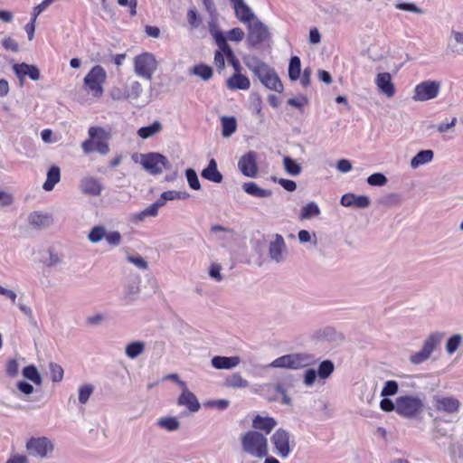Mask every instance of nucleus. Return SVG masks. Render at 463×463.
Here are the masks:
<instances>
[{
    "label": "nucleus",
    "instance_id": "obj_1",
    "mask_svg": "<svg viewBox=\"0 0 463 463\" xmlns=\"http://www.w3.org/2000/svg\"><path fill=\"white\" fill-rule=\"evenodd\" d=\"M243 62L267 89L279 93L283 91L284 86L274 68L255 55L244 56Z\"/></svg>",
    "mask_w": 463,
    "mask_h": 463
},
{
    "label": "nucleus",
    "instance_id": "obj_2",
    "mask_svg": "<svg viewBox=\"0 0 463 463\" xmlns=\"http://www.w3.org/2000/svg\"><path fill=\"white\" fill-rule=\"evenodd\" d=\"M316 356L308 353H292L284 354L273 360L269 366L289 370H299L317 364Z\"/></svg>",
    "mask_w": 463,
    "mask_h": 463
},
{
    "label": "nucleus",
    "instance_id": "obj_3",
    "mask_svg": "<svg viewBox=\"0 0 463 463\" xmlns=\"http://www.w3.org/2000/svg\"><path fill=\"white\" fill-rule=\"evenodd\" d=\"M90 138L81 143V148L84 154L89 155L97 151L102 156H106L109 152L108 140L110 134L100 127H90L88 130Z\"/></svg>",
    "mask_w": 463,
    "mask_h": 463
},
{
    "label": "nucleus",
    "instance_id": "obj_4",
    "mask_svg": "<svg viewBox=\"0 0 463 463\" xmlns=\"http://www.w3.org/2000/svg\"><path fill=\"white\" fill-rule=\"evenodd\" d=\"M424 411V399L419 394H401L397 397V414L405 419H416Z\"/></svg>",
    "mask_w": 463,
    "mask_h": 463
},
{
    "label": "nucleus",
    "instance_id": "obj_5",
    "mask_svg": "<svg viewBox=\"0 0 463 463\" xmlns=\"http://www.w3.org/2000/svg\"><path fill=\"white\" fill-rule=\"evenodd\" d=\"M241 441L242 449L247 454L259 458L267 457L268 439L263 434L249 430L241 436Z\"/></svg>",
    "mask_w": 463,
    "mask_h": 463
},
{
    "label": "nucleus",
    "instance_id": "obj_6",
    "mask_svg": "<svg viewBox=\"0 0 463 463\" xmlns=\"http://www.w3.org/2000/svg\"><path fill=\"white\" fill-rule=\"evenodd\" d=\"M137 157H140L139 163L144 169L154 175L161 174L163 169L171 168L168 159L159 153L134 154L132 156L135 162H138Z\"/></svg>",
    "mask_w": 463,
    "mask_h": 463
},
{
    "label": "nucleus",
    "instance_id": "obj_7",
    "mask_svg": "<svg viewBox=\"0 0 463 463\" xmlns=\"http://www.w3.org/2000/svg\"><path fill=\"white\" fill-rule=\"evenodd\" d=\"M106 79V71L100 65H96L84 77L83 82L88 91L93 97L99 98L103 95V84Z\"/></svg>",
    "mask_w": 463,
    "mask_h": 463
},
{
    "label": "nucleus",
    "instance_id": "obj_8",
    "mask_svg": "<svg viewBox=\"0 0 463 463\" xmlns=\"http://www.w3.org/2000/svg\"><path fill=\"white\" fill-rule=\"evenodd\" d=\"M29 455L40 458H48L54 449V443L47 437H32L26 442Z\"/></svg>",
    "mask_w": 463,
    "mask_h": 463
},
{
    "label": "nucleus",
    "instance_id": "obj_9",
    "mask_svg": "<svg viewBox=\"0 0 463 463\" xmlns=\"http://www.w3.org/2000/svg\"><path fill=\"white\" fill-rule=\"evenodd\" d=\"M134 69L137 75L151 80L157 69V61L152 53L143 52L135 57Z\"/></svg>",
    "mask_w": 463,
    "mask_h": 463
},
{
    "label": "nucleus",
    "instance_id": "obj_10",
    "mask_svg": "<svg viewBox=\"0 0 463 463\" xmlns=\"http://www.w3.org/2000/svg\"><path fill=\"white\" fill-rule=\"evenodd\" d=\"M290 439L291 434L281 428L278 429L270 438L274 452L281 458H288L291 453Z\"/></svg>",
    "mask_w": 463,
    "mask_h": 463
},
{
    "label": "nucleus",
    "instance_id": "obj_11",
    "mask_svg": "<svg viewBox=\"0 0 463 463\" xmlns=\"http://www.w3.org/2000/svg\"><path fill=\"white\" fill-rule=\"evenodd\" d=\"M440 83L436 80H425L416 85L412 96L415 101H427L435 99L439 92Z\"/></svg>",
    "mask_w": 463,
    "mask_h": 463
},
{
    "label": "nucleus",
    "instance_id": "obj_12",
    "mask_svg": "<svg viewBox=\"0 0 463 463\" xmlns=\"http://www.w3.org/2000/svg\"><path fill=\"white\" fill-rule=\"evenodd\" d=\"M269 36L268 27L259 19L248 24L247 43L250 47H256L262 43Z\"/></svg>",
    "mask_w": 463,
    "mask_h": 463
},
{
    "label": "nucleus",
    "instance_id": "obj_13",
    "mask_svg": "<svg viewBox=\"0 0 463 463\" xmlns=\"http://www.w3.org/2000/svg\"><path fill=\"white\" fill-rule=\"evenodd\" d=\"M432 406L438 412L453 414L458 411L460 402L458 399L451 396L434 395L432 397Z\"/></svg>",
    "mask_w": 463,
    "mask_h": 463
},
{
    "label": "nucleus",
    "instance_id": "obj_14",
    "mask_svg": "<svg viewBox=\"0 0 463 463\" xmlns=\"http://www.w3.org/2000/svg\"><path fill=\"white\" fill-rule=\"evenodd\" d=\"M238 167L243 175L248 177H255L258 174L256 152L249 151L243 155L239 159Z\"/></svg>",
    "mask_w": 463,
    "mask_h": 463
},
{
    "label": "nucleus",
    "instance_id": "obj_15",
    "mask_svg": "<svg viewBox=\"0 0 463 463\" xmlns=\"http://www.w3.org/2000/svg\"><path fill=\"white\" fill-rule=\"evenodd\" d=\"M287 254V246L284 238L280 234H275L274 239L269 245V256L277 263L285 260Z\"/></svg>",
    "mask_w": 463,
    "mask_h": 463
},
{
    "label": "nucleus",
    "instance_id": "obj_16",
    "mask_svg": "<svg viewBox=\"0 0 463 463\" xmlns=\"http://www.w3.org/2000/svg\"><path fill=\"white\" fill-rule=\"evenodd\" d=\"M232 5L236 18L243 23L250 24L251 21L258 19L251 8L245 3L244 0H228Z\"/></svg>",
    "mask_w": 463,
    "mask_h": 463
},
{
    "label": "nucleus",
    "instance_id": "obj_17",
    "mask_svg": "<svg viewBox=\"0 0 463 463\" xmlns=\"http://www.w3.org/2000/svg\"><path fill=\"white\" fill-rule=\"evenodd\" d=\"M80 189L84 194L99 196L101 194L103 186L98 178L88 175L80 180Z\"/></svg>",
    "mask_w": 463,
    "mask_h": 463
},
{
    "label": "nucleus",
    "instance_id": "obj_18",
    "mask_svg": "<svg viewBox=\"0 0 463 463\" xmlns=\"http://www.w3.org/2000/svg\"><path fill=\"white\" fill-rule=\"evenodd\" d=\"M375 84L379 90L388 98H392L395 94V87L389 72L378 73L375 79Z\"/></svg>",
    "mask_w": 463,
    "mask_h": 463
},
{
    "label": "nucleus",
    "instance_id": "obj_19",
    "mask_svg": "<svg viewBox=\"0 0 463 463\" xmlns=\"http://www.w3.org/2000/svg\"><path fill=\"white\" fill-rule=\"evenodd\" d=\"M182 390L177 400L178 405L185 406L191 412L198 411L201 406L196 396L187 389L186 385Z\"/></svg>",
    "mask_w": 463,
    "mask_h": 463
},
{
    "label": "nucleus",
    "instance_id": "obj_20",
    "mask_svg": "<svg viewBox=\"0 0 463 463\" xmlns=\"http://www.w3.org/2000/svg\"><path fill=\"white\" fill-rule=\"evenodd\" d=\"M241 363L239 356H213L211 364L217 370H229L238 366Z\"/></svg>",
    "mask_w": 463,
    "mask_h": 463
},
{
    "label": "nucleus",
    "instance_id": "obj_21",
    "mask_svg": "<svg viewBox=\"0 0 463 463\" xmlns=\"http://www.w3.org/2000/svg\"><path fill=\"white\" fill-rule=\"evenodd\" d=\"M14 71L16 76L23 79L28 76L33 80H38L40 79V71L34 65H29L27 63H19L13 66Z\"/></svg>",
    "mask_w": 463,
    "mask_h": 463
},
{
    "label": "nucleus",
    "instance_id": "obj_22",
    "mask_svg": "<svg viewBox=\"0 0 463 463\" xmlns=\"http://www.w3.org/2000/svg\"><path fill=\"white\" fill-rule=\"evenodd\" d=\"M226 86L229 90H246L250 89V81L247 76L237 72L227 80Z\"/></svg>",
    "mask_w": 463,
    "mask_h": 463
},
{
    "label": "nucleus",
    "instance_id": "obj_23",
    "mask_svg": "<svg viewBox=\"0 0 463 463\" xmlns=\"http://www.w3.org/2000/svg\"><path fill=\"white\" fill-rule=\"evenodd\" d=\"M210 32L213 36L215 43L218 46V50L216 52H221V53H222V55H224L226 59L234 54L232 49L227 43V38L225 37L222 32L213 29H211Z\"/></svg>",
    "mask_w": 463,
    "mask_h": 463
},
{
    "label": "nucleus",
    "instance_id": "obj_24",
    "mask_svg": "<svg viewBox=\"0 0 463 463\" xmlns=\"http://www.w3.org/2000/svg\"><path fill=\"white\" fill-rule=\"evenodd\" d=\"M445 336V333L435 331L430 333L423 341L422 349L431 355L433 351L439 346Z\"/></svg>",
    "mask_w": 463,
    "mask_h": 463
},
{
    "label": "nucleus",
    "instance_id": "obj_25",
    "mask_svg": "<svg viewBox=\"0 0 463 463\" xmlns=\"http://www.w3.org/2000/svg\"><path fill=\"white\" fill-rule=\"evenodd\" d=\"M201 175L213 183L219 184L222 181V175L219 172L217 163L213 158L209 161L208 166L202 171Z\"/></svg>",
    "mask_w": 463,
    "mask_h": 463
},
{
    "label": "nucleus",
    "instance_id": "obj_26",
    "mask_svg": "<svg viewBox=\"0 0 463 463\" xmlns=\"http://www.w3.org/2000/svg\"><path fill=\"white\" fill-rule=\"evenodd\" d=\"M51 216L40 212H33L28 216V222L35 229H43L51 224Z\"/></svg>",
    "mask_w": 463,
    "mask_h": 463
},
{
    "label": "nucleus",
    "instance_id": "obj_27",
    "mask_svg": "<svg viewBox=\"0 0 463 463\" xmlns=\"http://www.w3.org/2000/svg\"><path fill=\"white\" fill-rule=\"evenodd\" d=\"M243 191L258 198H269L272 195L271 190L262 189L254 182H247L242 184Z\"/></svg>",
    "mask_w": 463,
    "mask_h": 463
},
{
    "label": "nucleus",
    "instance_id": "obj_28",
    "mask_svg": "<svg viewBox=\"0 0 463 463\" xmlns=\"http://www.w3.org/2000/svg\"><path fill=\"white\" fill-rule=\"evenodd\" d=\"M276 425V420L271 417H261L257 415L252 420V426L254 429L264 430L267 434H269Z\"/></svg>",
    "mask_w": 463,
    "mask_h": 463
},
{
    "label": "nucleus",
    "instance_id": "obj_29",
    "mask_svg": "<svg viewBox=\"0 0 463 463\" xmlns=\"http://www.w3.org/2000/svg\"><path fill=\"white\" fill-rule=\"evenodd\" d=\"M61 180V169L57 165H52L47 172L46 181L44 182L43 188L49 192L53 189L56 184Z\"/></svg>",
    "mask_w": 463,
    "mask_h": 463
},
{
    "label": "nucleus",
    "instance_id": "obj_30",
    "mask_svg": "<svg viewBox=\"0 0 463 463\" xmlns=\"http://www.w3.org/2000/svg\"><path fill=\"white\" fill-rule=\"evenodd\" d=\"M434 156V153L430 149L421 150L416 154L411 160V167L416 169L420 165L430 163Z\"/></svg>",
    "mask_w": 463,
    "mask_h": 463
},
{
    "label": "nucleus",
    "instance_id": "obj_31",
    "mask_svg": "<svg viewBox=\"0 0 463 463\" xmlns=\"http://www.w3.org/2000/svg\"><path fill=\"white\" fill-rule=\"evenodd\" d=\"M146 344L143 341H134L129 343L125 347V354L130 359H135L145 351Z\"/></svg>",
    "mask_w": 463,
    "mask_h": 463
},
{
    "label": "nucleus",
    "instance_id": "obj_32",
    "mask_svg": "<svg viewBox=\"0 0 463 463\" xmlns=\"http://www.w3.org/2000/svg\"><path fill=\"white\" fill-rule=\"evenodd\" d=\"M249 384V382L239 373H234L229 375L224 382L225 386L234 389L247 388Z\"/></svg>",
    "mask_w": 463,
    "mask_h": 463
},
{
    "label": "nucleus",
    "instance_id": "obj_33",
    "mask_svg": "<svg viewBox=\"0 0 463 463\" xmlns=\"http://www.w3.org/2000/svg\"><path fill=\"white\" fill-rule=\"evenodd\" d=\"M222 135L224 137H231L237 129V121L234 117L223 116L221 118Z\"/></svg>",
    "mask_w": 463,
    "mask_h": 463
},
{
    "label": "nucleus",
    "instance_id": "obj_34",
    "mask_svg": "<svg viewBox=\"0 0 463 463\" xmlns=\"http://www.w3.org/2000/svg\"><path fill=\"white\" fill-rule=\"evenodd\" d=\"M162 130V124L159 121H154L151 125L146 127H142L138 129L137 135L143 138L146 139L154 135L159 133Z\"/></svg>",
    "mask_w": 463,
    "mask_h": 463
},
{
    "label": "nucleus",
    "instance_id": "obj_35",
    "mask_svg": "<svg viewBox=\"0 0 463 463\" xmlns=\"http://www.w3.org/2000/svg\"><path fill=\"white\" fill-rule=\"evenodd\" d=\"M283 166L285 171L292 176L299 175L302 172L301 165L289 156H284Z\"/></svg>",
    "mask_w": 463,
    "mask_h": 463
},
{
    "label": "nucleus",
    "instance_id": "obj_36",
    "mask_svg": "<svg viewBox=\"0 0 463 463\" xmlns=\"http://www.w3.org/2000/svg\"><path fill=\"white\" fill-rule=\"evenodd\" d=\"M22 373H23V375L24 378L33 382L36 385L42 384V376H41L40 373L38 372L37 368L33 364L25 366L23 369Z\"/></svg>",
    "mask_w": 463,
    "mask_h": 463
},
{
    "label": "nucleus",
    "instance_id": "obj_37",
    "mask_svg": "<svg viewBox=\"0 0 463 463\" xmlns=\"http://www.w3.org/2000/svg\"><path fill=\"white\" fill-rule=\"evenodd\" d=\"M335 371V364L331 360H324L322 361L317 368V375L320 379L326 380L329 378V376Z\"/></svg>",
    "mask_w": 463,
    "mask_h": 463
},
{
    "label": "nucleus",
    "instance_id": "obj_38",
    "mask_svg": "<svg viewBox=\"0 0 463 463\" xmlns=\"http://www.w3.org/2000/svg\"><path fill=\"white\" fill-rule=\"evenodd\" d=\"M190 72L200 77L203 80H209L213 77V69L212 67L205 64H198L194 66Z\"/></svg>",
    "mask_w": 463,
    "mask_h": 463
},
{
    "label": "nucleus",
    "instance_id": "obj_39",
    "mask_svg": "<svg viewBox=\"0 0 463 463\" xmlns=\"http://www.w3.org/2000/svg\"><path fill=\"white\" fill-rule=\"evenodd\" d=\"M301 72V61L299 57L293 56L289 60L288 77L291 80H297Z\"/></svg>",
    "mask_w": 463,
    "mask_h": 463
},
{
    "label": "nucleus",
    "instance_id": "obj_40",
    "mask_svg": "<svg viewBox=\"0 0 463 463\" xmlns=\"http://www.w3.org/2000/svg\"><path fill=\"white\" fill-rule=\"evenodd\" d=\"M319 214H320V209H319L318 205L316 203L311 202L301 209L299 217L301 220H308L313 217H317Z\"/></svg>",
    "mask_w": 463,
    "mask_h": 463
},
{
    "label": "nucleus",
    "instance_id": "obj_41",
    "mask_svg": "<svg viewBox=\"0 0 463 463\" xmlns=\"http://www.w3.org/2000/svg\"><path fill=\"white\" fill-rule=\"evenodd\" d=\"M106 231L107 230L103 225L93 226L88 234V240L91 243H99L106 236Z\"/></svg>",
    "mask_w": 463,
    "mask_h": 463
},
{
    "label": "nucleus",
    "instance_id": "obj_42",
    "mask_svg": "<svg viewBox=\"0 0 463 463\" xmlns=\"http://www.w3.org/2000/svg\"><path fill=\"white\" fill-rule=\"evenodd\" d=\"M157 425L168 431H175L179 429L180 422L175 417H164L157 420Z\"/></svg>",
    "mask_w": 463,
    "mask_h": 463
},
{
    "label": "nucleus",
    "instance_id": "obj_43",
    "mask_svg": "<svg viewBox=\"0 0 463 463\" xmlns=\"http://www.w3.org/2000/svg\"><path fill=\"white\" fill-rule=\"evenodd\" d=\"M462 339L463 337L459 334H456L450 336L446 343L447 353L449 354H454L462 343Z\"/></svg>",
    "mask_w": 463,
    "mask_h": 463
},
{
    "label": "nucleus",
    "instance_id": "obj_44",
    "mask_svg": "<svg viewBox=\"0 0 463 463\" xmlns=\"http://www.w3.org/2000/svg\"><path fill=\"white\" fill-rule=\"evenodd\" d=\"M50 377L53 383H60L63 379V369L62 367L55 363H50L49 364Z\"/></svg>",
    "mask_w": 463,
    "mask_h": 463
},
{
    "label": "nucleus",
    "instance_id": "obj_45",
    "mask_svg": "<svg viewBox=\"0 0 463 463\" xmlns=\"http://www.w3.org/2000/svg\"><path fill=\"white\" fill-rule=\"evenodd\" d=\"M399 392V384L396 381L389 380L384 383L381 392L383 397L393 396Z\"/></svg>",
    "mask_w": 463,
    "mask_h": 463
},
{
    "label": "nucleus",
    "instance_id": "obj_46",
    "mask_svg": "<svg viewBox=\"0 0 463 463\" xmlns=\"http://www.w3.org/2000/svg\"><path fill=\"white\" fill-rule=\"evenodd\" d=\"M94 387L91 384H84L79 388V402L80 404H85L91 394L93 393Z\"/></svg>",
    "mask_w": 463,
    "mask_h": 463
},
{
    "label": "nucleus",
    "instance_id": "obj_47",
    "mask_svg": "<svg viewBox=\"0 0 463 463\" xmlns=\"http://www.w3.org/2000/svg\"><path fill=\"white\" fill-rule=\"evenodd\" d=\"M142 93L141 84L135 80L127 88L128 99H137Z\"/></svg>",
    "mask_w": 463,
    "mask_h": 463
},
{
    "label": "nucleus",
    "instance_id": "obj_48",
    "mask_svg": "<svg viewBox=\"0 0 463 463\" xmlns=\"http://www.w3.org/2000/svg\"><path fill=\"white\" fill-rule=\"evenodd\" d=\"M387 182V177L382 173H374L367 178L368 184L372 186H383Z\"/></svg>",
    "mask_w": 463,
    "mask_h": 463
},
{
    "label": "nucleus",
    "instance_id": "obj_49",
    "mask_svg": "<svg viewBox=\"0 0 463 463\" xmlns=\"http://www.w3.org/2000/svg\"><path fill=\"white\" fill-rule=\"evenodd\" d=\"M185 176L187 178L189 186L193 190H200L201 189V184H200L197 174L194 169L188 168L185 171Z\"/></svg>",
    "mask_w": 463,
    "mask_h": 463
},
{
    "label": "nucleus",
    "instance_id": "obj_50",
    "mask_svg": "<svg viewBox=\"0 0 463 463\" xmlns=\"http://www.w3.org/2000/svg\"><path fill=\"white\" fill-rule=\"evenodd\" d=\"M104 239L106 240L107 243L111 247H118L122 241V236L120 232L118 231H113L109 232H106V236L104 237Z\"/></svg>",
    "mask_w": 463,
    "mask_h": 463
},
{
    "label": "nucleus",
    "instance_id": "obj_51",
    "mask_svg": "<svg viewBox=\"0 0 463 463\" xmlns=\"http://www.w3.org/2000/svg\"><path fill=\"white\" fill-rule=\"evenodd\" d=\"M395 7L399 10L411 12L418 14H422L424 13L421 8L418 7L413 3L397 2L395 3Z\"/></svg>",
    "mask_w": 463,
    "mask_h": 463
},
{
    "label": "nucleus",
    "instance_id": "obj_52",
    "mask_svg": "<svg viewBox=\"0 0 463 463\" xmlns=\"http://www.w3.org/2000/svg\"><path fill=\"white\" fill-rule=\"evenodd\" d=\"M157 213H158V209L156 207V205H154L152 203L151 205H149L147 208H146L142 212L137 213L135 215V220L142 222L145 220L146 217H147V216L155 217L157 215Z\"/></svg>",
    "mask_w": 463,
    "mask_h": 463
},
{
    "label": "nucleus",
    "instance_id": "obj_53",
    "mask_svg": "<svg viewBox=\"0 0 463 463\" xmlns=\"http://www.w3.org/2000/svg\"><path fill=\"white\" fill-rule=\"evenodd\" d=\"M317 377V372L313 368H308L304 373L303 383L307 387H311L314 385Z\"/></svg>",
    "mask_w": 463,
    "mask_h": 463
},
{
    "label": "nucleus",
    "instance_id": "obj_54",
    "mask_svg": "<svg viewBox=\"0 0 463 463\" xmlns=\"http://www.w3.org/2000/svg\"><path fill=\"white\" fill-rule=\"evenodd\" d=\"M430 355H429L422 348L419 352H415L411 354L409 360L412 364H420L427 361Z\"/></svg>",
    "mask_w": 463,
    "mask_h": 463
},
{
    "label": "nucleus",
    "instance_id": "obj_55",
    "mask_svg": "<svg viewBox=\"0 0 463 463\" xmlns=\"http://www.w3.org/2000/svg\"><path fill=\"white\" fill-rule=\"evenodd\" d=\"M230 405V402L225 399L221 400H210L204 403L205 407L215 408L219 411L226 410Z\"/></svg>",
    "mask_w": 463,
    "mask_h": 463
},
{
    "label": "nucleus",
    "instance_id": "obj_56",
    "mask_svg": "<svg viewBox=\"0 0 463 463\" xmlns=\"http://www.w3.org/2000/svg\"><path fill=\"white\" fill-rule=\"evenodd\" d=\"M380 408L386 412L395 411L397 413V398L392 402L388 397H383L380 402Z\"/></svg>",
    "mask_w": 463,
    "mask_h": 463
},
{
    "label": "nucleus",
    "instance_id": "obj_57",
    "mask_svg": "<svg viewBox=\"0 0 463 463\" xmlns=\"http://www.w3.org/2000/svg\"><path fill=\"white\" fill-rule=\"evenodd\" d=\"M127 260L140 269H146L148 267L146 260L138 254L129 255L127 257Z\"/></svg>",
    "mask_w": 463,
    "mask_h": 463
},
{
    "label": "nucleus",
    "instance_id": "obj_58",
    "mask_svg": "<svg viewBox=\"0 0 463 463\" xmlns=\"http://www.w3.org/2000/svg\"><path fill=\"white\" fill-rule=\"evenodd\" d=\"M245 36V33L241 28L236 27L230 30L227 33V36H225L228 40L232 42H241Z\"/></svg>",
    "mask_w": 463,
    "mask_h": 463
},
{
    "label": "nucleus",
    "instance_id": "obj_59",
    "mask_svg": "<svg viewBox=\"0 0 463 463\" xmlns=\"http://www.w3.org/2000/svg\"><path fill=\"white\" fill-rule=\"evenodd\" d=\"M187 20L193 29L198 28L202 23L201 18L198 16L197 12L194 9L188 10Z\"/></svg>",
    "mask_w": 463,
    "mask_h": 463
},
{
    "label": "nucleus",
    "instance_id": "obj_60",
    "mask_svg": "<svg viewBox=\"0 0 463 463\" xmlns=\"http://www.w3.org/2000/svg\"><path fill=\"white\" fill-rule=\"evenodd\" d=\"M6 373L10 377H16L19 373V363L16 359H11L6 364Z\"/></svg>",
    "mask_w": 463,
    "mask_h": 463
},
{
    "label": "nucleus",
    "instance_id": "obj_61",
    "mask_svg": "<svg viewBox=\"0 0 463 463\" xmlns=\"http://www.w3.org/2000/svg\"><path fill=\"white\" fill-rule=\"evenodd\" d=\"M370 205V199L366 195H354L353 207L363 209Z\"/></svg>",
    "mask_w": 463,
    "mask_h": 463
},
{
    "label": "nucleus",
    "instance_id": "obj_62",
    "mask_svg": "<svg viewBox=\"0 0 463 463\" xmlns=\"http://www.w3.org/2000/svg\"><path fill=\"white\" fill-rule=\"evenodd\" d=\"M451 34L454 37L455 42L458 44L462 46L460 49H453L452 48L451 52L457 55L463 54V31L462 32L452 31Z\"/></svg>",
    "mask_w": 463,
    "mask_h": 463
},
{
    "label": "nucleus",
    "instance_id": "obj_63",
    "mask_svg": "<svg viewBox=\"0 0 463 463\" xmlns=\"http://www.w3.org/2000/svg\"><path fill=\"white\" fill-rule=\"evenodd\" d=\"M275 181L288 192H294L297 189V184L293 180L279 178Z\"/></svg>",
    "mask_w": 463,
    "mask_h": 463
},
{
    "label": "nucleus",
    "instance_id": "obj_64",
    "mask_svg": "<svg viewBox=\"0 0 463 463\" xmlns=\"http://www.w3.org/2000/svg\"><path fill=\"white\" fill-rule=\"evenodd\" d=\"M221 266L217 263H213L209 269V275L212 279H215L216 281H222V276L221 274Z\"/></svg>",
    "mask_w": 463,
    "mask_h": 463
}]
</instances>
